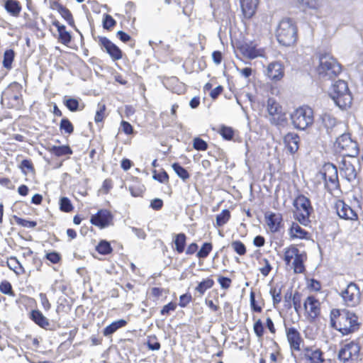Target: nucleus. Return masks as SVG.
<instances>
[{"label": "nucleus", "mask_w": 363, "mask_h": 363, "mask_svg": "<svg viewBox=\"0 0 363 363\" xmlns=\"http://www.w3.org/2000/svg\"><path fill=\"white\" fill-rule=\"evenodd\" d=\"M121 128L122 130L127 135L131 134L133 133V127L128 122L122 121Z\"/></svg>", "instance_id": "63"}, {"label": "nucleus", "mask_w": 363, "mask_h": 363, "mask_svg": "<svg viewBox=\"0 0 363 363\" xmlns=\"http://www.w3.org/2000/svg\"><path fill=\"white\" fill-rule=\"evenodd\" d=\"M306 258V255L304 253H299L298 256L296 257L293 262L294 271L295 273L303 272L305 269L303 262Z\"/></svg>", "instance_id": "25"}, {"label": "nucleus", "mask_w": 363, "mask_h": 363, "mask_svg": "<svg viewBox=\"0 0 363 363\" xmlns=\"http://www.w3.org/2000/svg\"><path fill=\"white\" fill-rule=\"evenodd\" d=\"M334 151L337 157H355L359 152L357 143L353 141L349 134L341 135L334 144Z\"/></svg>", "instance_id": "4"}, {"label": "nucleus", "mask_w": 363, "mask_h": 363, "mask_svg": "<svg viewBox=\"0 0 363 363\" xmlns=\"http://www.w3.org/2000/svg\"><path fill=\"white\" fill-rule=\"evenodd\" d=\"M323 352L317 349L311 352V354H306V357L311 362V363H321L324 361L323 358Z\"/></svg>", "instance_id": "29"}, {"label": "nucleus", "mask_w": 363, "mask_h": 363, "mask_svg": "<svg viewBox=\"0 0 363 363\" xmlns=\"http://www.w3.org/2000/svg\"><path fill=\"white\" fill-rule=\"evenodd\" d=\"M61 131L65 133L71 134L74 130V127L71 122L67 118H62L60 124Z\"/></svg>", "instance_id": "40"}, {"label": "nucleus", "mask_w": 363, "mask_h": 363, "mask_svg": "<svg viewBox=\"0 0 363 363\" xmlns=\"http://www.w3.org/2000/svg\"><path fill=\"white\" fill-rule=\"evenodd\" d=\"M299 253L298 249L294 246H291L290 247L285 249L284 261L286 262V264L289 265L291 260H294Z\"/></svg>", "instance_id": "27"}, {"label": "nucleus", "mask_w": 363, "mask_h": 363, "mask_svg": "<svg viewBox=\"0 0 363 363\" xmlns=\"http://www.w3.org/2000/svg\"><path fill=\"white\" fill-rule=\"evenodd\" d=\"M342 71L341 65L330 55L325 54L320 57L317 72L320 78L332 79L337 77Z\"/></svg>", "instance_id": "5"}, {"label": "nucleus", "mask_w": 363, "mask_h": 363, "mask_svg": "<svg viewBox=\"0 0 363 363\" xmlns=\"http://www.w3.org/2000/svg\"><path fill=\"white\" fill-rule=\"evenodd\" d=\"M330 95L336 105L342 109H345L352 104L351 94L347 84L343 80H338L333 84Z\"/></svg>", "instance_id": "3"}, {"label": "nucleus", "mask_w": 363, "mask_h": 363, "mask_svg": "<svg viewBox=\"0 0 363 363\" xmlns=\"http://www.w3.org/2000/svg\"><path fill=\"white\" fill-rule=\"evenodd\" d=\"M96 250L101 255H108L112 251V248L108 241L101 240L96 246Z\"/></svg>", "instance_id": "34"}, {"label": "nucleus", "mask_w": 363, "mask_h": 363, "mask_svg": "<svg viewBox=\"0 0 363 363\" xmlns=\"http://www.w3.org/2000/svg\"><path fill=\"white\" fill-rule=\"evenodd\" d=\"M240 50L245 57L250 59L264 56V50L262 48H257L256 46L252 44L246 43L242 45Z\"/></svg>", "instance_id": "17"}, {"label": "nucleus", "mask_w": 363, "mask_h": 363, "mask_svg": "<svg viewBox=\"0 0 363 363\" xmlns=\"http://www.w3.org/2000/svg\"><path fill=\"white\" fill-rule=\"evenodd\" d=\"M254 331L257 337H261L264 334V327L261 320H257L254 324Z\"/></svg>", "instance_id": "53"}, {"label": "nucleus", "mask_w": 363, "mask_h": 363, "mask_svg": "<svg viewBox=\"0 0 363 363\" xmlns=\"http://www.w3.org/2000/svg\"><path fill=\"white\" fill-rule=\"evenodd\" d=\"M335 208L337 215L341 218L352 220L357 219V215L354 211L343 201H337L335 203Z\"/></svg>", "instance_id": "13"}, {"label": "nucleus", "mask_w": 363, "mask_h": 363, "mask_svg": "<svg viewBox=\"0 0 363 363\" xmlns=\"http://www.w3.org/2000/svg\"><path fill=\"white\" fill-rule=\"evenodd\" d=\"M262 262H264V265L259 269V271L262 275L266 277L270 272V271L272 269V267H271L269 261L267 259H264L262 260Z\"/></svg>", "instance_id": "56"}, {"label": "nucleus", "mask_w": 363, "mask_h": 363, "mask_svg": "<svg viewBox=\"0 0 363 363\" xmlns=\"http://www.w3.org/2000/svg\"><path fill=\"white\" fill-rule=\"evenodd\" d=\"M230 214L228 210H223L220 214L216 216V225L222 226L225 224L230 219Z\"/></svg>", "instance_id": "35"}, {"label": "nucleus", "mask_w": 363, "mask_h": 363, "mask_svg": "<svg viewBox=\"0 0 363 363\" xmlns=\"http://www.w3.org/2000/svg\"><path fill=\"white\" fill-rule=\"evenodd\" d=\"M0 291L4 294L12 295V287L9 282L3 281L0 284Z\"/></svg>", "instance_id": "54"}, {"label": "nucleus", "mask_w": 363, "mask_h": 363, "mask_svg": "<svg viewBox=\"0 0 363 363\" xmlns=\"http://www.w3.org/2000/svg\"><path fill=\"white\" fill-rule=\"evenodd\" d=\"M303 8L316 10L320 7L317 0H296Z\"/></svg>", "instance_id": "32"}, {"label": "nucleus", "mask_w": 363, "mask_h": 363, "mask_svg": "<svg viewBox=\"0 0 363 363\" xmlns=\"http://www.w3.org/2000/svg\"><path fill=\"white\" fill-rule=\"evenodd\" d=\"M186 236L184 233H179L174 235L173 240L175 245V250L179 253H182L186 245Z\"/></svg>", "instance_id": "26"}, {"label": "nucleus", "mask_w": 363, "mask_h": 363, "mask_svg": "<svg viewBox=\"0 0 363 363\" xmlns=\"http://www.w3.org/2000/svg\"><path fill=\"white\" fill-rule=\"evenodd\" d=\"M218 281L223 289H228L231 284V279L228 277H220Z\"/></svg>", "instance_id": "61"}, {"label": "nucleus", "mask_w": 363, "mask_h": 363, "mask_svg": "<svg viewBox=\"0 0 363 363\" xmlns=\"http://www.w3.org/2000/svg\"><path fill=\"white\" fill-rule=\"evenodd\" d=\"M214 284V281L212 279L208 278L203 281L200 282L196 287V290L201 294L203 295L204 292L211 289Z\"/></svg>", "instance_id": "30"}, {"label": "nucleus", "mask_w": 363, "mask_h": 363, "mask_svg": "<svg viewBox=\"0 0 363 363\" xmlns=\"http://www.w3.org/2000/svg\"><path fill=\"white\" fill-rule=\"evenodd\" d=\"M172 167H173L174 170L175 171V172L177 174V175L179 177H181L182 179L184 180V179L189 178V174L187 172V171L184 168L181 167L179 164H178L177 163L173 164Z\"/></svg>", "instance_id": "46"}, {"label": "nucleus", "mask_w": 363, "mask_h": 363, "mask_svg": "<svg viewBox=\"0 0 363 363\" xmlns=\"http://www.w3.org/2000/svg\"><path fill=\"white\" fill-rule=\"evenodd\" d=\"M20 167L25 174H27L29 172H32L33 170V164L30 160H23Z\"/></svg>", "instance_id": "51"}, {"label": "nucleus", "mask_w": 363, "mask_h": 363, "mask_svg": "<svg viewBox=\"0 0 363 363\" xmlns=\"http://www.w3.org/2000/svg\"><path fill=\"white\" fill-rule=\"evenodd\" d=\"M99 42L102 49H104L113 60L121 59V50L108 38L105 37H100Z\"/></svg>", "instance_id": "12"}, {"label": "nucleus", "mask_w": 363, "mask_h": 363, "mask_svg": "<svg viewBox=\"0 0 363 363\" xmlns=\"http://www.w3.org/2000/svg\"><path fill=\"white\" fill-rule=\"evenodd\" d=\"M287 340L289 343L291 350L300 351L301 344L303 342V339L300 333L294 328H289L286 330Z\"/></svg>", "instance_id": "15"}, {"label": "nucleus", "mask_w": 363, "mask_h": 363, "mask_svg": "<svg viewBox=\"0 0 363 363\" xmlns=\"http://www.w3.org/2000/svg\"><path fill=\"white\" fill-rule=\"evenodd\" d=\"M39 297L44 310H50L51 308V304L50 303L46 295L45 294L40 293L39 294Z\"/></svg>", "instance_id": "55"}, {"label": "nucleus", "mask_w": 363, "mask_h": 363, "mask_svg": "<svg viewBox=\"0 0 363 363\" xmlns=\"http://www.w3.org/2000/svg\"><path fill=\"white\" fill-rule=\"evenodd\" d=\"M46 258L52 263L57 264L61 259V256L56 252H48L45 255Z\"/></svg>", "instance_id": "52"}, {"label": "nucleus", "mask_w": 363, "mask_h": 363, "mask_svg": "<svg viewBox=\"0 0 363 363\" xmlns=\"http://www.w3.org/2000/svg\"><path fill=\"white\" fill-rule=\"evenodd\" d=\"M266 222L270 230L276 233L279 230L282 222V216L281 214L270 213L265 215Z\"/></svg>", "instance_id": "18"}, {"label": "nucleus", "mask_w": 363, "mask_h": 363, "mask_svg": "<svg viewBox=\"0 0 363 363\" xmlns=\"http://www.w3.org/2000/svg\"><path fill=\"white\" fill-rule=\"evenodd\" d=\"M266 74L272 81H279L284 75V66L279 62H271L267 67Z\"/></svg>", "instance_id": "14"}, {"label": "nucleus", "mask_w": 363, "mask_h": 363, "mask_svg": "<svg viewBox=\"0 0 363 363\" xmlns=\"http://www.w3.org/2000/svg\"><path fill=\"white\" fill-rule=\"evenodd\" d=\"M296 208L294 218L302 225H307L309 216L313 211L310 200L305 196H298L294 202Z\"/></svg>", "instance_id": "7"}, {"label": "nucleus", "mask_w": 363, "mask_h": 363, "mask_svg": "<svg viewBox=\"0 0 363 363\" xmlns=\"http://www.w3.org/2000/svg\"><path fill=\"white\" fill-rule=\"evenodd\" d=\"M116 22L113 17L108 14L104 15L103 27L104 29L111 30L116 25Z\"/></svg>", "instance_id": "44"}, {"label": "nucleus", "mask_w": 363, "mask_h": 363, "mask_svg": "<svg viewBox=\"0 0 363 363\" xmlns=\"http://www.w3.org/2000/svg\"><path fill=\"white\" fill-rule=\"evenodd\" d=\"M250 305L252 308L256 311V312H261L262 308L260 306H258L255 303V293L253 291H251L250 293Z\"/></svg>", "instance_id": "62"}, {"label": "nucleus", "mask_w": 363, "mask_h": 363, "mask_svg": "<svg viewBox=\"0 0 363 363\" xmlns=\"http://www.w3.org/2000/svg\"><path fill=\"white\" fill-rule=\"evenodd\" d=\"M4 8L6 11L13 17H18L22 9L20 2L17 0L5 1Z\"/></svg>", "instance_id": "20"}, {"label": "nucleus", "mask_w": 363, "mask_h": 363, "mask_svg": "<svg viewBox=\"0 0 363 363\" xmlns=\"http://www.w3.org/2000/svg\"><path fill=\"white\" fill-rule=\"evenodd\" d=\"M14 58V52L13 50H7L4 52L3 65L6 69H10Z\"/></svg>", "instance_id": "33"}, {"label": "nucleus", "mask_w": 363, "mask_h": 363, "mask_svg": "<svg viewBox=\"0 0 363 363\" xmlns=\"http://www.w3.org/2000/svg\"><path fill=\"white\" fill-rule=\"evenodd\" d=\"M194 147L199 150H204L207 148V143L199 138H196L193 143Z\"/></svg>", "instance_id": "50"}, {"label": "nucleus", "mask_w": 363, "mask_h": 363, "mask_svg": "<svg viewBox=\"0 0 363 363\" xmlns=\"http://www.w3.org/2000/svg\"><path fill=\"white\" fill-rule=\"evenodd\" d=\"M91 223L100 228H104L113 224V216L109 211L101 209L91 216Z\"/></svg>", "instance_id": "11"}, {"label": "nucleus", "mask_w": 363, "mask_h": 363, "mask_svg": "<svg viewBox=\"0 0 363 363\" xmlns=\"http://www.w3.org/2000/svg\"><path fill=\"white\" fill-rule=\"evenodd\" d=\"M147 344L148 347L151 350L159 349V342L157 341L156 337H149Z\"/></svg>", "instance_id": "60"}, {"label": "nucleus", "mask_w": 363, "mask_h": 363, "mask_svg": "<svg viewBox=\"0 0 363 363\" xmlns=\"http://www.w3.org/2000/svg\"><path fill=\"white\" fill-rule=\"evenodd\" d=\"M191 296L190 294H183L180 296L179 304L181 307H185L189 304V303L191 301Z\"/></svg>", "instance_id": "58"}, {"label": "nucleus", "mask_w": 363, "mask_h": 363, "mask_svg": "<svg viewBox=\"0 0 363 363\" xmlns=\"http://www.w3.org/2000/svg\"><path fill=\"white\" fill-rule=\"evenodd\" d=\"M106 106L104 104H99L94 117L96 123L101 122L105 117Z\"/></svg>", "instance_id": "43"}, {"label": "nucleus", "mask_w": 363, "mask_h": 363, "mask_svg": "<svg viewBox=\"0 0 363 363\" xmlns=\"http://www.w3.org/2000/svg\"><path fill=\"white\" fill-rule=\"evenodd\" d=\"M213 249V245L211 242H205L203 244L201 248L197 253V257L199 258H206L208 257L209 253L211 252Z\"/></svg>", "instance_id": "36"}, {"label": "nucleus", "mask_w": 363, "mask_h": 363, "mask_svg": "<svg viewBox=\"0 0 363 363\" xmlns=\"http://www.w3.org/2000/svg\"><path fill=\"white\" fill-rule=\"evenodd\" d=\"M64 104L71 111H77L79 109V103L77 99L69 98L64 100Z\"/></svg>", "instance_id": "37"}, {"label": "nucleus", "mask_w": 363, "mask_h": 363, "mask_svg": "<svg viewBox=\"0 0 363 363\" xmlns=\"http://www.w3.org/2000/svg\"><path fill=\"white\" fill-rule=\"evenodd\" d=\"M58 33L60 41L62 44L67 45L70 43L71 35L68 31L66 30L65 26L64 28H61V29L58 30Z\"/></svg>", "instance_id": "41"}, {"label": "nucleus", "mask_w": 363, "mask_h": 363, "mask_svg": "<svg viewBox=\"0 0 363 363\" xmlns=\"http://www.w3.org/2000/svg\"><path fill=\"white\" fill-rule=\"evenodd\" d=\"M116 35L123 43H126L130 39V36L122 30L118 31Z\"/></svg>", "instance_id": "64"}, {"label": "nucleus", "mask_w": 363, "mask_h": 363, "mask_svg": "<svg viewBox=\"0 0 363 363\" xmlns=\"http://www.w3.org/2000/svg\"><path fill=\"white\" fill-rule=\"evenodd\" d=\"M325 171L330 172L331 175L328 176V180L332 183L335 184L337 179V169L335 165L330 163H327L324 166Z\"/></svg>", "instance_id": "38"}, {"label": "nucleus", "mask_w": 363, "mask_h": 363, "mask_svg": "<svg viewBox=\"0 0 363 363\" xmlns=\"http://www.w3.org/2000/svg\"><path fill=\"white\" fill-rule=\"evenodd\" d=\"M258 0H241V8L244 16L250 18L255 13Z\"/></svg>", "instance_id": "19"}, {"label": "nucleus", "mask_w": 363, "mask_h": 363, "mask_svg": "<svg viewBox=\"0 0 363 363\" xmlns=\"http://www.w3.org/2000/svg\"><path fill=\"white\" fill-rule=\"evenodd\" d=\"M360 346L351 341L343 345L338 353V358L342 363H355L359 359Z\"/></svg>", "instance_id": "9"}, {"label": "nucleus", "mask_w": 363, "mask_h": 363, "mask_svg": "<svg viewBox=\"0 0 363 363\" xmlns=\"http://www.w3.org/2000/svg\"><path fill=\"white\" fill-rule=\"evenodd\" d=\"M231 246L233 250L240 255H243L246 252V247L245 245L239 240L232 242Z\"/></svg>", "instance_id": "45"}, {"label": "nucleus", "mask_w": 363, "mask_h": 363, "mask_svg": "<svg viewBox=\"0 0 363 363\" xmlns=\"http://www.w3.org/2000/svg\"><path fill=\"white\" fill-rule=\"evenodd\" d=\"M220 135L226 140H231L234 135V130L230 127L222 126L220 130Z\"/></svg>", "instance_id": "48"}, {"label": "nucleus", "mask_w": 363, "mask_h": 363, "mask_svg": "<svg viewBox=\"0 0 363 363\" xmlns=\"http://www.w3.org/2000/svg\"><path fill=\"white\" fill-rule=\"evenodd\" d=\"M175 308L176 303L170 302L162 308V309L160 311V313L162 315H167L170 311H174Z\"/></svg>", "instance_id": "57"}, {"label": "nucleus", "mask_w": 363, "mask_h": 363, "mask_svg": "<svg viewBox=\"0 0 363 363\" xmlns=\"http://www.w3.org/2000/svg\"><path fill=\"white\" fill-rule=\"evenodd\" d=\"M61 16L67 21L71 26H74V22L71 12L64 6L58 11Z\"/></svg>", "instance_id": "39"}, {"label": "nucleus", "mask_w": 363, "mask_h": 363, "mask_svg": "<svg viewBox=\"0 0 363 363\" xmlns=\"http://www.w3.org/2000/svg\"><path fill=\"white\" fill-rule=\"evenodd\" d=\"M291 118L296 128L305 130L313 123L314 113L309 106H301L294 111Z\"/></svg>", "instance_id": "6"}, {"label": "nucleus", "mask_w": 363, "mask_h": 363, "mask_svg": "<svg viewBox=\"0 0 363 363\" xmlns=\"http://www.w3.org/2000/svg\"><path fill=\"white\" fill-rule=\"evenodd\" d=\"M341 163L342 164L343 167H345L346 171L347 172L348 176L354 178L356 177L357 169L351 164L350 160H341Z\"/></svg>", "instance_id": "42"}, {"label": "nucleus", "mask_w": 363, "mask_h": 363, "mask_svg": "<svg viewBox=\"0 0 363 363\" xmlns=\"http://www.w3.org/2000/svg\"><path fill=\"white\" fill-rule=\"evenodd\" d=\"M330 320L332 326L342 335H347L358 329L357 317L349 311L333 310Z\"/></svg>", "instance_id": "1"}, {"label": "nucleus", "mask_w": 363, "mask_h": 363, "mask_svg": "<svg viewBox=\"0 0 363 363\" xmlns=\"http://www.w3.org/2000/svg\"><path fill=\"white\" fill-rule=\"evenodd\" d=\"M342 299V303L347 307H356L361 302V292L358 285L354 282H350L347 287L340 294Z\"/></svg>", "instance_id": "8"}, {"label": "nucleus", "mask_w": 363, "mask_h": 363, "mask_svg": "<svg viewBox=\"0 0 363 363\" xmlns=\"http://www.w3.org/2000/svg\"><path fill=\"white\" fill-rule=\"evenodd\" d=\"M8 267L14 271L16 274H21L24 273V269L20 264L16 258H11L7 262Z\"/></svg>", "instance_id": "31"}, {"label": "nucleus", "mask_w": 363, "mask_h": 363, "mask_svg": "<svg viewBox=\"0 0 363 363\" xmlns=\"http://www.w3.org/2000/svg\"><path fill=\"white\" fill-rule=\"evenodd\" d=\"M30 317L41 328H46L50 325L48 319L38 310L32 311Z\"/></svg>", "instance_id": "22"}, {"label": "nucleus", "mask_w": 363, "mask_h": 363, "mask_svg": "<svg viewBox=\"0 0 363 363\" xmlns=\"http://www.w3.org/2000/svg\"><path fill=\"white\" fill-rule=\"evenodd\" d=\"M286 150L290 153L296 152L298 149V138L294 134H288L284 137Z\"/></svg>", "instance_id": "21"}, {"label": "nucleus", "mask_w": 363, "mask_h": 363, "mask_svg": "<svg viewBox=\"0 0 363 363\" xmlns=\"http://www.w3.org/2000/svg\"><path fill=\"white\" fill-rule=\"evenodd\" d=\"M321 121L322 123L324 125V127L327 129V130H329L330 129H332L334 128L336 125V120L334 117H333L329 113H323L321 116Z\"/></svg>", "instance_id": "28"}, {"label": "nucleus", "mask_w": 363, "mask_h": 363, "mask_svg": "<svg viewBox=\"0 0 363 363\" xmlns=\"http://www.w3.org/2000/svg\"><path fill=\"white\" fill-rule=\"evenodd\" d=\"M276 37L280 44L284 46L293 45L297 39L296 26L291 19H282L277 28Z\"/></svg>", "instance_id": "2"}, {"label": "nucleus", "mask_w": 363, "mask_h": 363, "mask_svg": "<svg viewBox=\"0 0 363 363\" xmlns=\"http://www.w3.org/2000/svg\"><path fill=\"white\" fill-rule=\"evenodd\" d=\"M126 323L127 322L123 319L113 322L111 324L104 328L103 334L105 336H109L115 333L118 329L124 327Z\"/></svg>", "instance_id": "24"}, {"label": "nucleus", "mask_w": 363, "mask_h": 363, "mask_svg": "<svg viewBox=\"0 0 363 363\" xmlns=\"http://www.w3.org/2000/svg\"><path fill=\"white\" fill-rule=\"evenodd\" d=\"M269 293H270L271 296H272L273 303L274 305L281 302V290L280 288H277V287L271 288Z\"/></svg>", "instance_id": "47"}, {"label": "nucleus", "mask_w": 363, "mask_h": 363, "mask_svg": "<svg viewBox=\"0 0 363 363\" xmlns=\"http://www.w3.org/2000/svg\"><path fill=\"white\" fill-rule=\"evenodd\" d=\"M112 188V182L110 179H106L103 184H102V186L101 188L100 189V191L102 193V194H107L110 189Z\"/></svg>", "instance_id": "59"}, {"label": "nucleus", "mask_w": 363, "mask_h": 363, "mask_svg": "<svg viewBox=\"0 0 363 363\" xmlns=\"http://www.w3.org/2000/svg\"><path fill=\"white\" fill-rule=\"evenodd\" d=\"M304 308L308 315L316 318L320 313V302L313 296H308L304 302Z\"/></svg>", "instance_id": "16"}, {"label": "nucleus", "mask_w": 363, "mask_h": 363, "mask_svg": "<svg viewBox=\"0 0 363 363\" xmlns=\"http://www.w3.org/2000/svg\"><path fill=\"white\" fill-rule=\"evenodd\" d=\"M289 234L291 238H306L308 232L301 228L298 224L293 223L289 230Z\"/></svg>", "instance_id": "23"}, {"label": "nucleus", "mask_w": 363, "mask_h": 363, "mask_svg": "<svg viewBox=\"0 0 363 363\" xmlns=\"http://www.w3.org/2000/svg\"><path fill=\"white\" fill-rule=\"evenodd\" d=\"M267 109L270 116L269 121L272 124L279 125L286 121L285 113L281 106L274 99L267 100Z\"/></svg>", "instance_id": "10"}, {"label": "nucleus", "mask_w": 363, "mask_h": 363, "mask_svg": "<svg viewBox=\"0 0 363 363\" xmlns=\"http://www.w3.org/2000/svg\"><path fill=\"white\" fill-rule=\"evenodd\" d=\"M60 209L65 212H69L72 210V206L69 199L62 197L60 199Z\"/></svg>", "instance_id": "49"}]
</instances>
